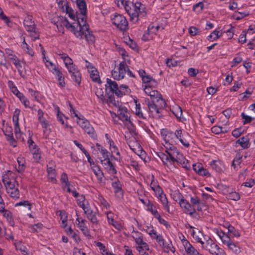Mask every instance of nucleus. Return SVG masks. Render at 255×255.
Masks as SVG:
<instances>
[{
	"label": "nucleus",
	"instance_id": "obj_23",
	"mask_svg": "<svg viewBox=\"0 0 255 255\" xmlns=\"http://www.w3.org/2000/svg\"><path fill=\"white\" fill-rule=\"evenodd\" d=\"M43 115L44 113L42 110L39 109L38 111V119L41 124L42 128H43L44 134H46L47 131L48 127L49 126V124L48 122L44 118Z\"/></svg>",
	"mask_w": 255,
	"mask_h": 255
},
{
	"label": "nucleus",
	"instance_id": "obj_17",
	"mask_svg": "<svg viewBox=\"0 0 255 255\" xmlns=\"http://www.w3.org/2000/svg\"><path fill=\"white\" fill-rule=\"evenodd\" d=\"M0 213L6 219L10 226H13L14 225V223L12 218V213L9 210L5 209L4 202L0 203Z\"/></svg>",
	"mask_w": 255,
	"mask_h": 255
},
{
	"label": "nucleus",
	"instance_id": "obj_46",
	"mask_svg": "<svg viewBox=\"0 0 255 255\" xmlns=\"http://www.w3.org/2000/svg\"><path fill=\"white\" fill-rule=\"evenodd\" d=\"M78 197L77 201V204L82 209L86 207L87 205H90L88 201L86 202L85 197L83 195H79Z\"/></svg>",
	"mask_w": 255,
	"mask_h": 255
},
{
	"label": "nucleus",
	"instance_id": "obj_32",
	"mask_svg": "<svg viewBox=\"0 0 255 255\" xmlns=\"http://www.w3.org/2000/svg\"><path fill=\"white\" fill-rule=\"evenodd\" d=\"M52 73L55 75L58 81L59 85L62 87H65V82L62 73L57 68L54 69Z\"/></svg>",
	"mask_w": 255,
	"mask_h": 255
},
{
	"label": "nucleus",
	"instance_id": "obj_58",
	"mask_svg": "<svg viewBox=\"0 0 255 255\" xmlns=\"http://www.w3.org/2000/svg\"><path fill=\"white\" fill-rule=\"evenodd\" d=\"M228 233L230 235H232L235 237H239L240 236V234L239 231L231 225L228 226Z\"/></svg>",
	"mask_w": 255,
	"mask_h": 255
},
{
	"label": "nucleus",
	"instance_id": "obj_2",
	"mask_svg": "<svg viewBox=\"0 0 255 255\" xmlns=\"http://www.w3.org/2000/svg\"><path fill=\"white\" fill-rule=\"evenodd\" d=\"M2 182L4 184L8 196L15 200L19 199L20 194L18 189V182L15 179H10L9 178H3Z\"/></svg>",
	"mask_w": 255,
	"mask_h": 255
},
{
	"label": "nucleus",
	"instance_id": "obj_49",
	"mask_svg": "<svg viewBox=\"0 0 255 255\" xmlns=\"http://www.w3.org/2000/svg\"><path fill=\"white\" fill-rule=\"evenodd\" d=\"M146 206L147 207V210L150 212L154 217L159 214L158 211L155 209L154 205L151 203L149 200H147V203Z\"/></svg>",
	"mask_w": 255,
	"mask_h": 255
},
{
	"label": "nucleus",
	"instance_id": "obj_15",
	"mask_svg": "<svg viewBox=\"0 0 255 255\" xmlns=\"http://www.w3.org/2000/svg\"><path fill=\"white\" fill-rule=\"evenodd\" d=\"M106 95H113L119 91V87L116 82L110 79H107V83L105 85Z\"/></svg>",
	"mask_w": 255,
	"mask_h": 255
},
{
	"label": "nucleus",
	"instance_id": "obj_3",
	"mask_svg": "<svg viewBox=\"0 0 255 255\" xmlns=\"http://www.w3.org/2000/svg\"><path fill=\"white\" fill-rule=\"evenodd\" d=\"M205 242L202 243V247L212 255H227L225 251L215 243L209 236L204 237Z\"/></svg>",
	"mask_w": 255,
	"mask_h": 255
},
{
	"label": "nucleus",
	"instance_id": "obj_52",
	"mask_svg": "<svg viewBox=\"0 0 255 255\" xmlns=\"http://www.w3.org/2000/svg\"><path fill=\"white\" fill-rule=\"evenodd\" d=\"M158 157L161 159L164 164H166L168 162L171 163L170 157L168 153L166 154L163 152H159L157 153Z\"/></svg>",
	"mask_w": 255,
	"mask_h": 255
},
{
	"label": "nucleus",
	"instance_id": "obj_36",
	"mask_svg": "<svg viewBox=\"0 0 255 255\" xmlns=\"http://www.w3.org/2000/svg\"><path fill=\"white\" fill-rule=\"evenodd\" d=\"M130 91V90L127 85H121L119 88V91L116 93V95L119 97H121L124 95L129 93Z\"/></svg>",
	"mask_w": 255,
	"mask_h": 255
},
{
	"label": "nucleus",
	"instance_id": "obj_38",
	"mask_svg": "<svg viewBox=\"0 0 255 255\" xmlns=\"http://www.w3.org/2000/svg\"><path fill=\"white\" fill-rule=\"evenodd\" d=\"M143 84H144V85H142L143 87H144L143 90L144 92L147 95H149V94L150 93V92L152 91V90L155 88L157 86V82L155 80V85H153L150 82H147V83H143Z\"/></svg>",
	"mask_w": 255,
	"mask_h": 255
},
{
	"label": "nucleus",
	"instance_id": "obj_25",
	"mask_svg": "<svg viewBox=\"0 0 255 255\" xmlns=\"http://www.w3.org/2000/svg\"><path fill=\"white\" fill-rule=\"evenodd\" d=\"M138 74L141 78L142 83L150 82L152 85H155V80L149 75H146L145 71L143 69H140L138 71Z\"/></svg>",
	"mask_w": 255,
	"mask_h": 255
},
{
	"label": "nucleus",
	"instance_id": "obj_54",
	"mask_svg": "<svg viewBox=\"0 0 255 255\" xmlns=\"http://www.w3.org/2000/svg\"><path fill=\"white\" fill-rule=\"evenodd\" d=\"M14 132L16 138L21 141H24V134L21 132L20 127H14Z\"/></svg>",
	"mask_w": 255,
	"mask_h": 255
},
{
	"label": "nucleus",
	"instance_id": "obj_61",
	"mask_svg": "<svg viewBox=\"0 0 255 255\" xmlns=\"http://www.w3.org/2000/svg\"><path fill=\"white\" fill-rule=\"evenodd\" d=\"M135 114L136 116H137L139 118L144 119L145 118L143 116L142 113L141 112V110L140 107V104L138 103L137 101H135Z\"/></svg>",
	"mask_w": 255,
	"mask_h": 255
},
{
	"label": "nucleus",
	"instance_id": "obj_24",
	"mask_svg": "<svg viewBox=\"0 0 255 255\" xmlns=\"http://www.w3.org/2000/svg\"><path fill=\"white\" fill-rule=\"evenodd\" d=\"M107 218L109 225H112L116 229L120 231L122 229V225L118 222L115 221L114 214L111 212L107 213Z\"/></svg>",
	"mask_w": 255,
	"mask_h": 255
},
{
	"label": "nucleus",
	"instance_id": "obj_30",
	"mask_svg": "<svg viewBox=\"0 0 255 255\" xmlns=\"http://www.w3.org/2000/svg\"><path fill=\"white\" fill-rule=\"evenodd\" d=\"M128 144L130 148L135 153L138 154V152L139 151H141V147L139 143L137 141V140L133 138L132 140H130L128 142Z\"/></svg>",
	"mask_w": 255,
	"mask_h": 255
},
{
	"label": "nucleus",
	"instance_id": "obj_63",
	"mask_svg": "<svg viewBox=\"0 0 255 255\" xmlns=\"http://www.w3.org/2000/svg\"><path fill=\"white\" fill-rule=\"evenodd\" d=\"M204 5L202 2H199L193 6V10L197 13H200L203 10Z\"/></svg>",
	"mask_w": 255,
	"mask_h": 255
},
{
	"label": "nucleus",
	"instance_id": "obj_33",
	"mask_svg": "<svg viewBox=\"0 0 255 255\" xmlns=\"http://www.w3.org/2000/svg\"><path fill=\"white\" fill-rule=\"evenodd\" d=\"M17 161L18 164V166L16 169L18 173H22L25 170L26 167L25 159L21 155H19L17 158Z\"/></svg>",
	"mask_w": 255,
	"mask_h": 255
},
{
	"label": "nucleus",
	"instance_id": "obj_14",
	"mask_svg": "<svg viewBox=\"0 0 255 255\" xmlns=\"http://www.w3.org/2000/svg\"><path fill=\"white\" fill-rule=\"evenodd\" d=\"M112 186L114 189L116 197L118 199H122L124 197V191L122 185L117 177H115L113 179Z\"/></svg>",
	"mask_w": 255,
	"mask_h": 255
},
{
	"label": "nucleus",
	"instance_id": "obj_59",
	"mask_svg": "<svg viewBox=\"0 0 255 255\" xmlns=\"http://www.w3.org/2000/svg\"><path fill=\"white\" fill-rule=\"evenodd\" d=\"M109 143L110 144V149L113 153H115L116 155L120 156V153L118 150V147L115 144V142L111 140H109Z\"/></svg>",
	"mask_w": 255,
	"mask_h": 255
},
{
	"label": "nucleus",
	"instance_id": "obj_7",
	"mask_svg": "<svg viewBox=\"0 0 255 255\" xmlns=\"http://www.w3.org/2000/svg\"><path fill=\"white\" fill-rule=\"evenodd\" d=\"M176 197L179 200V205L181 208L184 209V213L189 214L191 217H194V215L196 213L195 208H192L191 203L185 199L181 193H177Z\"/></svg>",
	"mask_w": 255,
	"mask_h": 255
},
{
	"label": "nucleus",
	"instance_id": "obj_13",
	"mask_svg": "<svg viewBox=\"0 0 255 255\" xmlns=\"http://www.w3.org/2000/svg\"><path fill=\"white\" fill-rule=\"evenodd\" d=\"M135 19L133 20V22H136L139 18H142L146 16V11L145 5L140 2L135 3Z\"/></svg>",
	"mask_w": 255,
	"mask_h": 255
},
{
	"label": "nucleus",
	"instance_id": "obj_48",
	"mask_svg": "<svg viewBox=\"0 0 255 255\" xmlns=\"http://www.w3.org/2000/svg\"><path fill=\"white\" fill-rule=\"evenodd\" d=\"M84 131L93 139H96L97 138V134L93 128L90 124V126L87 127L85 129Z\"/></svg>",
	"mask_w": 255,
	"mask_h": 255
},
{
	"label": "nucleus",
	"instance_id": "obj_21",
	"mask_svg": "<svg viewBox=\"0 0 255 255\" xmlns=\"http://www.w3.org/2000/svg\"><path fill=\"white\" fill-rule=\"evenodd\" d=\"M211 168L218 173H222L225 170L224 164L220 160H213L210 163Z\"/></svg>",
	"mask_w": 255,
	"mask_h": 255
},
{
	"label": "nucleus",
	"instance_id": "obj_31",
	"mask_svg": "<svg viewBox=\"0 0 255 255\" xmlns=\"http://www.w3.org/2000/svg\"><path fill=\"white\" fill-rule=\"evenodd\" d=\"M91 169L92 170L95 175L96 176L98 182L99 183L103 182L104 175L100 167L98 165L93 166V167L91 168Z\"/></svg>",
	"mask_w": 255,
	"mask_h": 255
},
{
	"label": "nucleus",
	"instance_id": "obj_5",
	"mask_svg": "<svg viewBox=\"0 0 255 255\" xmlns=\"http://www.w3.org/2000/svg\"><path fill=\"white\" fill-rule=\"evenodd\" d=\"M86 16V13H80L77 15V25L79 29L78 31L75 32V35L77 38H81L83 31L87 30L89 29V26L87 24Z\"/></svg>",
	"mask_w": 255,
	"mask_h": 255
},
{
	"label": "nucleus",
	"instance_id": "obj_56",
	"mask_svg": "<svg viewBox=\"0 0 255 255\" xmlns=\"http://www.w3.org/2000/svg\"><path fill=\"white\" fill-rule=\"evenodd\" d=\"M77 124L84 130L87 127L90 126L89 122L84 118H78Z\"/></svg>",
	"mask_w": 255,
	"mask_h": 255
},
{
	"label": "nucleus",
	"instance_id": "obj_57",
	"mask_svg": "<svg viewBox=\"0 0 255 255\" xmlns=\"http://www.w3.org/2000/svg\"><path fill=\"white\" fill-rule=\"evenodd\" d=\"M143 230L150 236L151 238L154 235H156V232L152 226H145L144 227Z\"/></svg>",
	"mask_w": 255,
	"mask_h": 255
},
{
	"label": "nucleus",
	"instance_id": "obj_42",
	"mask_svg": "<svg viewBox=\"0 0 255 255\" xmlns=\"http://www.w3.org/2000/svg\"><path fill=\"white\" fill-rule=\"evenodd\" d=\"M150 186L151 189L155 193H159V192L162 190L158 184L157 181L154 180V177L153 175H152V180Z\"/></svg>",
	"mask_w": 255,
	"mask_h": 255
},
{
	"label": "nucleus",
	"instance_id": "obj_4",
	"mask_svg": "<svg viewBox=\"0 0 255 255\" xmlns=\"http://www.w3.org/2000/svg\"><path fill=\"white\" fill-rule=\"evenodd\" d=\"M111 18L112 23L121 31H125L128 28V22L123 15L116 13L111 15Z\"/></svg>",
	"mask_w": 255,
	"mask_h": 255
},
{
	"label": "nucleus",
	"instance_id": "obj_55",
	"mask_svg": "<svg viewBox=\"0 0 255 255\" xmlns=\"http://www.w3.org/2000/svg\"><path fill=\"white\" fill-rule=\"evenodd\" d=\"M227 246L228 247L230 250L236 254H238L241 252L240 247L233 242H231L230 243L228 244Z\"/></svg>",
	"mask_w": 255,
	"mask_h": 255
},
{
	"label": "nucleus",
	"instance_id": "obj_29",
	"mask_svg": "<svg viewBox=\"0 0 255 255\" xmlns=\"http://www.w3.org/2000/svg\"><path fill=\"white\" fill-rule=\"evenodd\" d=\"M83 32L82 33V37L79 38V39H83L84 36L86 40L89 44H93L95 41V37L94 35L90 31L89 28L87 30L83 31Z\"/></svg>",
	"mask_w": 255,
	"mask_h": 255
},
{
	"label": "nucleus",
	"instance_id": "obj_51",
	"mask_svg": "<svg viewBox=\"0 0 255 255\" xmlns=\"http://www.w3.org/2000/svg\"><path fill=\"white\" fill-rule=\"evenodd\" d=\"M5 54L8 57L9 59L12 61L13 63L19 60L17 56L13 54V51L10 49H5Z\"/></svg>",
	"mask_w": 255,
	"mask_h": 255
},
{
	"label": "nucleus",
	"instance_id": "obj_53",
	"mask_svg": "<svg viewBox=\"0 0 255 255\" xmlns=\"http://www.w3.org/2000/svg\"><path fill=\"white\" fill-rule=\"evenodd\" d=\"M22 47L26 53H27L31 57L34 56V52L31 48H30L29 46L25 42L24 39L22 42Z\"/></svg>",
	"mask_w": 255,
	"mask_h": 255
},
{
	"label": "nucleus",
	"instance_id": "obj_62",
	"mask_svg": "<svg viewBox=\"0 0 255 255\" xmlns=\"http://www.w3.org/2000/svg\"><path fill=\"white\" fill-rule=\"evenodd\" d=\"M164 251L167 253H169L170 251L174 253L175 251V249L174 247L172 246L171 243L169 244H166L165 243H164V246H161Z\"/></svg>",
	"mask_w": 255,
	"mask_h": 255
},
{
	"label": "nucleus",
	"instance_id": "obj_18",
	"mask_svg": "<svg viewBox=\"0 0 255 255\" xmlns=\"http://www.w3.org/2000/svg\"><path fill=\"white\" fill-rule=\"evenodd\" d=\"M76 222H78L77 224L78 227L82 232L84 236L86 237L88 239H91L92 238V236L90 234V231L86 226V220L85 219L80 220V219L78 217L76 219Z\"/></svg>",
	"mask_w": 255,
	"mask_h": 255
},
{
	"label": "nucleus",
	"instance_id": "obj_6",
	"mask_svg": "<svg viewBox=\"0 0 255 255\" xmlns=\"http://www.w3.org/2000/svg\"><path fill=\"white\" fill-rule=\"evenodd\" d=\"M171 154L169 157H170L171 164L174 165L176 163L182 165V167L187 170L190 169L191 166L189 161L179 151Z\"/></svg>",
	"mask_w": 255,
	"mask_h": 255
},
{
	"label": "nucleus",
	"instance_id": "obj_10",
	"mask_svg": "<svg viewBox=\"0 0 255 255\" xmlns=\"http://www.w3.org/2000/svg\"><path fill=\"white\" fill-rule=\"evenodd\" d=\"M127 68H128V66L126 62L125 61L121 62L117 68H115L112 71V77L116 80L123 79L126 73Z\"/></svg>",
	"mask_w": 255,
	"mask_h": 255
},
{
	"label": "nucleus",
	"instance_id": "obj_47",
	"mask_svg": "<svg viewBox=\"0 0 255 255\" xmlns=\"http://www.w3.org/2000/svg\"><path fill=\"white\" fill-rule=\"evenodd\" d=\"M242 162V155L237 154L232 161V166L234 169H237Z\"/></svg>",
	"mask_w": 255,
	"mask_h": 255
},
{
	"label": "nucleus",
	"instance_id": "obj_37",
	"mask_svg": "<svg viewBox=\"0 0 255 255\" xmlns=\"http://www.w3.org/2000/svg\"><path fill=\"white\" fill-rule=\"evenodd\" d=\"M105 162L104 164L106 166V168L108 169L109 171L112 174H117V171L115 168V166L109 159L104 160Z\"/></svg>",
	"mask_w": 255,
	"mask_h": 255
},
{
	"label": "nucleus",
	"instance_id": "obj_35",
	"mask_svg": "<svg viewBox=\"0 0 255 255\" xmlns=\"http://www.w3.org/2000/svg\"><path fill=\"white\" fill-rule=\"evenodd\" d=\"M90 76L92 80L94 82H97L99 84L102 83L99 74V72L97 69L94 70H89Z\"/></svg>",
	"mask_w": 255,
	"mask_h": 255
},
{
	"label": "nucleus",
	"instance_id": "obj_12",
	"mask_svg": "<svg viewBox=\"0 0 255 255\" xmlns=\"http://www.w3.org/2000/svg\"><path fill=\"white\" fill-rule=\"evenodd\" d=\"M83 210L86 215L87 219L94 226H97L99 224V221L97 217V215L99 213L97 209H96L94 210L91 208L90 205H87V207Z\"/></svg>",
	"mask_w": 255,
	"mask_h": 255
},
{
	"label": "nucleus",
	"instance_id": "obj_41",
	"mask_svg": "<svg viewBox=\"0 0 255 255\" xmlns=\"http://www.w3.org/2000/svg\"><path fill=\"white\" fill-rule=\"evenodd\" d=\"M80 13H87V5L85 0H76Z\"/></svg>",
	"mask_w": 255,
	"mask_h": 255
},
{
	"label": "nucleus",
	"instance_id": "obj_20",
	"mask_svg": "<svg viewBox=\"0 0 255 255\" xmlns=\"http://www.w3.org/2000/svg\"><path fill=\"white\" fill-rule=\"evenodd\" d=\"M182 244L188 255H198V251L186 239L182 240Z\"/></svg>",
	"mask_w": 255,
	"mask_h": 255
},
{
	"label": "nucleus",
	"instance_id": "obj_26",
	"mask_svg": "<svg viewBox=\"0 0 255 255\" xmlns=\"http://www.w3.org/2000/svg\"><path fill=\"white\" fill-rule=\"evenodd\" d=\"M12 130V129L11 127H9L8 129H6V130L4 131V135L6 136V140L9 142L10 145L15 147L17 145V143L13 137Z\"/></svg>",
	"mask_w": 255,
	"mask_h": 255
},
{
	"label": "nucleus",
	"instance_id": "obj_43",
	"mask_svg": "<svg viewBox=\"0 0 255 255\" xmlns=\"http://www.w3.org/2000/svg\"><path fill=\"white\" fill-rule=\"evenodd\" d=\"M222 32L217 29L214 30L208 37L207 39L210 41L216 40L222 36Z\"/></svg>",
	"mask_w": 255,
	"mask_h": 255
},
{
	"label": "nucleus",
	"instance_id": "obj_39",
	"mask_svg": "<svg viewBox=\"0 0 255 255\" xmlns=\"http://www.w3.org/2000/svg\"><path fill=\"white\" fill-rule=\"evenodd\" d=\"M237 143L239 144L243 148L246 149L250 147L249 139L248 137H242L237 141Z\"/></svg>",
	"mask_w": 255,
	"mask_h": 255
},
{
	"label": "nucleus",
	"instance_id": "obj_44",
	"mask_svg": "<svg viewBox=\"0 0 255 255\" xmlns=\"http://www.w3.org/2000/svg\"><path fill=\"white\" fill-rule=\"evenodd\" d=\"M42 55L43 61L45 63L46 66L51 71L52 73L53 72L54 69H57L56 67V66L52 62L46 59L44 50H43L42 51Z\"/></svg>",
	"mask_w": 255,
	"mask_h": 255
},
{
	"label": "nucleus",
	"instance_id": "obj_45",
	"mask_svg": "<svg viewBox=\"0 0 255 255\" xmlns=\"http://www.w3.org/2000/svg\"><path fill=\"white\" fill-rule=\"evenodd\" d=\"M70 75L72 80L77 83L78 86H80L81 82V74L80 70H78Z\"/></svg>",
	"mask_w": 255,
	"mask_h": 255
},
{
	"label": "nucleus",
	"instance_id": "obj_28",
	"mask_svg": "<svg viewBox=\"0 0 255 255\" xmlns=\"http://www.w3.org/2000/svg\"><path fill=\"white\" fill-rule=\"evenodd\" d=\"M51 164L53 165L52 162H49V164L47 165V172L51 182L55 183L57 182L56 179V171L54 166H49Z\"/></svg>",
	"mask_w": 255,
	"mask_h": 255
},
{
	"label": "nucleus",
	"instance_id": "obj_9",
	"mask_svg": "<svg viewBox=\"0 0 255 255\" xmlns=\"http://www.w3.org/2000/svg\"><path fill=\"white\" fill-rule=\"evenodd\" d=\"M95 94L102 103H107L110 106L115 105V99L114 96L106 95L103 89L97 88L95 90Z\"/></svg>",
	"mask_w": 255,
	"mask_h": 255
},
{
	"label": "nucleus",
	"instance_id": "obj_34",
	"mask_svg": "<svg viewBox=\"0 0 255 255\" xmlns=\"http://www.w3.org/2000/svg\"><path fill=\"white\" fill-rule=\"evenodd\" d=\"M190 202L192 208H195V209H197L198 211H201L202 210L201 206V201L198 197H191Z\"/></svg>",
	"mask_w": 255,
	"mask_h": 255
},
{
	"label": "nucleus",
	"instance_id": "obj_64",
	"mask_svg": "<svg viewBox=\"0 0 255 255\" xmlns=\"http://www.w3.org/2000/svg\"><path fill=\"white\" fill-rule=\"evenodd\" d=\"M172 113L178 119L180 118L182 115V110L181 107L177 106L173 108Z\"/></svg>",
	"mask_w": 255,
	"mask_h": 255
},
{
	"label": "nucleus",
	"instance_id": "obj_16",
	"mask_svg": "<svg viewBox=\"0 0 255 255\" xmlns=\"http://www.w3.org/2000/svg\"><path fill=\"white\" fill-rule=\"evenodd\" d=\"M147 106L149 112L151 116L157 118H160L162 117L161 111L158 108L156 105V103H155L153 100L151 102H148Z\"/></svg>",
	"mask_w": 255,
	"mask_h": 255
},
{
	"label": "nucleus",
	"instance_id": "obj_19",
	"mask_svg": "<svg viewBox=\"0 0 255 255\" xmlns=\"http://www.w3.org/2000/svg\"><path fill=\"white\" fill-rule=\"evenodd\" d=\"M130 16V19L131 21L133 22V20L135 19V4H134L133 3H131L129 1H127L126 3H125L123 6Z\"/></svg>",
	"mask_w": 255,
	"mask_h": 255
},
{
	"label": "nucleus",
	"instance_id": "obj_60",
	"mask_svg": "<svg viewBox=\"0 0 255 255\" xmlns=\"http://www.w3.org/2000/svg\"><path fill=\"white\" fill-rule=\"evenodd\" d=\"M136 237H135L133 236V238H134L136 244L138 245V246H140L144 242L143 240V237L141 235V233L138 232H136Z\"/></svg>",
	"mask_w": 255,
	"mask_h": 255
},
{
	"label": "nucleus",
	"instance_id": "obj_27",
	"mask_svg": "<svg viewBox=\"0 0 255 255\" xmlns=\"http://www.w3.org/2000/svg\"><path fill=\"white\" fill-rule=\"evenodd\" d=\"M191 235L193 238L198 243H200L202 245V243H204V237L206 236H204L203 233L199 231L198 229L192 230L191 232Z\"/></svg>",
	"mask_w": 255,
	"mask_h": 255
},
{
	"label": "nucleus",
	"instance_id": "obj_22",
	"mask_svg": "<svg viewBox=\"0 0 255 255\" xmlns=\"http://www.w3.org/2000/svg\"><path fill=\"white\" fill-rule=\"evenodd\" d=\"M23 24L27 31H33L35 29L34 22L32 16H26L24 19Z\"/></svg>",
	"mask_w": 255,
	"mask_h": 255
},
{
	"label": "nucleus",
	"instance_id": "obj_1",
	"mask_svg": "<svg viewBox=\"0 0 255 255\" xmlns=\"http://www.w3.org/2000/svg\"><path fill=\"white\" fill-rule=\"evenodd\" d=\"M160 133L164 140L162 144L166 149L165 152L168 153L169 156L179 151L175 146L177 142L173 132L166 129H162Z\"/></svg>",
	"mask_w": 255,
	"mask_h": 255
},
{
	"label": "nucleus",
	"instance_id": "obj_11",
	"mask_svg": "<svg viewBox=\"0 0 255 255\" xmlns=\"http://www.w3.org/2000/svg\"><path fill=\"white\" fill-rule=\"evenodd\" d=\"M32 135L29 133L27 140V144L30 151L33 155V158L36 162H39L41 158V152L40 148L32 139Z\"/></svg>",
	"mask_w": 255,
	"mask_h": 255
},
{
	"label": "nucleus",
	"instance_id": "obj_40",
	"mask_svg": "<svg viewBox=\"0 0 255 255\" xmlns=\"http://www.w3.org/2000/svg\"><path fill=\"white\" fill-rule=\"evenodd\" d=\"M153 101L156 103V105L161 112L167 106V104L164 99L162 98L161 95H160V98H157L156 100Z\"/></svg>",
	"mask_w": 255,
	"mask_h": 255
},
{
	"label": "nucleus",
	"instance_id": "obj_8",
	"mask_svg": "<svg viewBox=\"0 0 255 255\" xmlns=\"http://www.w3.org/2000/svg\"><path fill=\"white\" fill-rule=\"evenodd\" d=\"M115 105H111L110 106L114 107L118 109L117 112L120 120L123 122L131 123L129 119V113L127 108L120 105V103L115 101Z\"/></svg>",
	"mask_w": 255,
	"mask_h": 255
},
{
	"label": "nucleus",
	"instance_id": "obj_50",
	"mask_svg": "<svg viewBox=\"0 0 255 255\" xmlns=\"http://www.w3.org/2000/svg\"><path fill=\"white\" fill-rule=\"evenodd\" d=\"M20 113V110L16 109L15 110L13 117H12V121L14 124V127H19V116Z\"/></svg>",
	"mask_w": 255,
	"mask_h": 255
}]
</instances>
